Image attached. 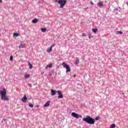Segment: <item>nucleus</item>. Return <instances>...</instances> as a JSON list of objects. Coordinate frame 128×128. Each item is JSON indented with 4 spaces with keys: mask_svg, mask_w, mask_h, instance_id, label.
Listing matches in <instances>:
<instances>
[{
    "mask_svg": "<svg viewBox=\"0 0 128 128\" xmlns=\"http://www.w3.org/2000/svg\"><path fill=\"white\" fill-rule=\"evenodd\" d=\"M82 36H86V34L85 33L82 34Z\"/></svg>",
    "mask_w": 128,
    "mask_h": 128,
    "instance_id": "nucleus-26",
    "label": "nucleus"
},
{
    "mask_svg": "<svg viewBox=\"0 0 128 128\" xmlns=\"http://www.w3.org/2000/svg\"><path fill=\"white\" fill-rule=\"evenodd\" d=\"M75 64H80V60H76V62H75Z\"/></svg>",
    "mask_w": 128,
    "mask_h": 128,
    "instance_id": "nucleus-20",
    "label": "nucleus"
},
{
    "mask_svg": "<svg viewBox=\"0 0 128 128\" xmlns=\"http://www.w3.org/2000/svg\"><path fill=\"white\" fill-rule=\"evenodd\" d=\"M110 128H116V124H112L110 126Z\"/></svg>",
    "mask_w": 128,
    "mask_h": 128,
    "instance_id": "nucleus-21",
    "label": "nucleus"
},
{
    "mask_svg": "<svg viewBox=\"0 0 128 128\" xmlns=\"http://www.w3.org/2000/svg\"><path fill=\"white\" fill-rule=\"evenodd\" d=\"M3 121L4 120V122H6V118H3Z\"/></svg>",
    "mask_w": 128,
    "mask_h": 128,
    "instance_id": "nucleus-28",
    "label": "nucleus"
},
{
    "mask_svg": "<svg viewBox=\"0 0 128 128\" xmlns=\"http://www.w3.org/2000/svg\"><path fill=\"white\" fill-rule=\"evenodd\" d=\"M56 46V44H54L52 45L50 48H48V50H47V52H52V48H54V46Z\"/></svg>",
    "mask_w": 128,
    "mask_h": 128,
    "instance_id": "nucleus-7",
    "label": "nucleus"
},
{
    "mask_svg": "<svg viewBox=\"0 0 128 128\" xmlns=\"http://www.w3.org/2000/svg\"><path fill=\"white\" fill-rule=\"evenodd\" d=\"M29 106L30 108H34V104H29Z\"/></svg>",
    "mask_w": 128,
    "mask_h": 128,
    "instance_id": "nucleus-24",
    "label": "nucleus"
},
{
    "mask_svg": "<svg viewBox=\"0 0 128 128\" xmlns=\"http://www.w3.org/2000/svg\"><path fill=\"white\" fill-rule=\"evenodd\" d=\"M29 66H30V70H32V64L29 63Z\"/></svg>",
    "mask_w": 128,
    "mask_h": 128,
    "instance_id": "nucleus-23",
    "label": "nucleus"
},
{
    "mask_svg": "<svg viewBox=\"0 0 128 128\" xmlns=\"http://www.w3.org/2000/svg\"><path fill=\"white\" fill-rule=\"evenodd\" d=\"M88 38H92L94 36H92V35L90 34H88Z\"/></svg>",
    "mask_w": 128,
    "mask_h": 128,
    "instance_id": "nucleus-18",
    "label": "nucleus"
},
{
    "mask_svg": "<svg viewBox=\"0 0 128 128\" xmlns=\"http://www.w3.org/2000/svg\"><path fill=\"white\" fill-rule=\"evenodd\" d=\"M36 106L37 108H38V106H40V105H38Z\"/></svg>",
    "mask_w": 128,
    "mask_h": 128,
    "instance_id": "nucleus-33",
    "label": "nucleus"
},
{
    "mask_svg": "<svg viewBox=\"0 0 128 128\" xmlns=\"http://www.w3.org/2000/svg\"><path fill=\"white\" fill-rule=\"evenodd\" d=\"M50 101H48L45 104H44V106L45 108H48V106H50Z\"/></svg>",
    "mask_w": 128,
    "mask_h": 128,
    "instance_id": "nucleus-11",
    "label": "nucleus"
},
{
    "mask_svg": "<svg viewBox=\"0 0 128 128\" xmlns=\"http://www.w3.org/2000/svg\"><path fill=\"white\" fill-rule=\"evenodd\" d=\"M32 22H33V24H36V22H38V18H34L32 20Z\"/></svg>",
    "mask_w": 128,
    "mask_h": 128,
    "instance_id": "nucleus-14",
    "label": "nucleus"
},
{
    "mask_svg": "<svg viewBox=\"0 0 128 128\" xmlns=\"http://www.w3.org/2000/svg\"><path fill=\"white\" fill-rule=\"evenodd\" d=\"M98 6H100V8H102V6H104V2H100L97 4Z\"/></svg>",
    "mask_w": 128,
    "mask_h": 128,
    "instance_id": "nucleus-9",
    "label": "nucleus"
},
{
    "mask_svg": "<svg viewBox=\"0 0 128 128\" xmlns=\"http://www.w3.org/2000/svg\"><path fill=\"white\" fill-rule=\"evenodd\" d=\"M30 86H32V84H29Z\"/></svg>",
    "mask_w": 128,
    "mask_h": 128,
    "instance_id": "nucleus-32",
    "label": "nucleus"
},
{
    "mask_svg": "<svg viewBox=\"0 0 128 128\" xmlns=\"http://www.w3.org/2000/svg\"><path fill=\"white\" fill-rule=\"evenodd\" d=\"M2 0H0V4H2Z\"/></svg>",
    "mask_w": 128,
    "mask_h": 128,
    "instance_id": "nucleus-29",
    "label": "nucleus"
},
{
    "mask_svg": "<svg viewBox=\"0 0 128 128\" xmlns=\"http://www.w3.org/2000/svg\"><path fill=\"white\" fill-rule=\"evenodd\" d=\"M100 118L97 116L95 118V120L92 118L90 116H86V118H82L84 122H86L87 124H94V120H98Z\"/></svg>",
    "mask_w": 128,
    "mask_h": 128,
    "instance_id": "nucleus-1",
    "label": "nucleus"
},
{
    "mask_svg": "<svg viewBox=\"0 0 128 128\" xmlns=\"http://www.w3.org/2000/svg\"><path fill=\"white\" fill-rule=\"evenodd\" d=\"M4 122V120L2 121V124Z\"/></svg>",
    "mask_w": 128,
    "mask_h": 128,
    "instance_id": "nucleus-34",
    "label": "nucleus"
},
{
    "mask_svg": "<svg viewBox=\"0 0 128 128\" xmlns=\"http://www.w3.org/2000/svg\"><path fill=\"white\" fill-rule=\"evenodd\" d=\"M41 30H42V32H46V28H42Z\"/></svg>",
    "mask_w": 128,
    "mask_h": 128,
    "instance_id": "nucleus-17",
    "label": "nucleus"
},
{
    "mask_svg": "<svg viewBox=\"0 0 128 128\" xmlns=\"http://www.w3.org/2000/svg\"><path fill=\"white\" fill-rule=\"evenodd\" d=\"M71 115L73 116V118H82V116L81 115H79L78 114L74 112H72Z\"/></svg>",
    "mask_w": 128,
    "mask_h": 128,
    "instance_id": "nucleus-5",
    "label": "nucleus"
},
{
    "mask_svg": "<svg viewBox=\"0 0 128 128\" xmlns=\"http://www.w3.org/2000/svg\"><path fill=\"white\" fill-rule=\"evenodd\" d=\"M62 66L64 68H66V72H70V67L69 65L66 64V62H64L62 64Z\"/></svg>",
    "mask_w": 128,
    "mask_h": 128,
    "instance_id": "nucleus-4",
    "label": "nucleus"
},
{
    "mask_svg": "<svg viewBox=\"0 0 128 128\" xmlns=\"http://www.w3.org/2000/svg\"><path fill=\"white\" fill-rule=\"evenodd\" d=\"M88 8H85V10H88Z\"/></svg>",
    "mask_w": 128,
    "mask_h": 128,
    "instance_id": "nucleus-35",
    "label": "nucleus"
},
{
    "mask_svg": "<svg viewBox=\"0 0 128 128\" xmlns=\"http://www.w3.org/2000/svg\"><path fill=\"white\" fill-rule=\"evenodd\" d=\"M24 46H26V45H25V44H20L19 46V48H24Z\"/></svg>",
    "mask_w": 128,
    "mask_h": 128,
    "instance_id": "nucleus-13",
    "label": "nucleus"
},
{
    "mask_svg": "<svg viewBox=\"0 0 128 128\" xmlns=\"http://www.w3.org/2000/svg\"><path fill=\"white\" fill-rule=\"evenodd\" d=\"M30 76L28 74H26L24 76V78L26 79L30 78Z\"/></svg>",
    "mask_w": 128,
    "mask_h": 128,
    "instance_id": "nucleus-16",
    "label": "nucleus"
},
{
    "mask_svg": "<svg viewBox=\"0 0 128 128\" xmlns=\"http://www.w3.org/2000/svg\"><path fill=\"white\" fill-rule=\"evenodd\" d=\"M28 100V98L26 96V95L24 96L22 98V101L23 102H26Z\"/></svg>",
    "mask_w": 128,
    "mask_h": 128,
    "instance_id": "nucleus-8",
    "label": "nucleus"
},
{
    "mask_svg": "<svg viewBox=\"0 0 128 128\" xmlns=\"http://www.w3.org/2000/svg\"><path fill=\"white\" fill-rule=\"evenodd\" d=\"M52 68V64H48V65H47V66H46V68Z\"/></svg>",
    "mask_w": 128,
    "mask_h": 128,
    "instance_id": "nucleus-12",
    "label": "nucleus"
},
{
    "mask_svg": "<svg viewBox=\"0 0 128 128\" xmlns=\"http://www.w3.org/2000/svg\"><path fill=\"white\" fill-rule=\"evenodd\" d=\"M73 76H74V78H76V74H74Z\"/></svg>",
    "mask_w": 128,
    "mask_h": 128,
    "instance_id": "nucleus-30",
    "label": "nucleus"
},
{
    "mask_svg": "<svg viewBox=\"0 0 128 128\" xmlns=\"http://www.w3.org/2000/svg\"><path fill=\"white\" fill-rule=\"evenodd\" d=\"M57 92L58 94V98H64V96H62V91L58 90Z\"/></svg>",
    "mask_w": 128,
    "mask_h": 128,
    "instance_id": "nucleus-6",
    "label": "nucleus"
},
{
    "mask_svg": "<svg viewBox=\"0 0 128 128\" xmlns=\"http://www.w3.org/2000/svg\"><path fill=\"white\" fill-rule=\"evenodd\" d=\"M56 92H58V91L54 90H51V96H54V94H56Z\"/></svg>",
    "mask_w": 128,
    "mask_h": 128,
    "instance_id": "nucleus-10",
    "label": "nucleus"
},
{
    "mask_svg": "<svg viewBox=\"0 0 128 128\" xmlns=\"http://www.w3.org/2000/svg\"><path fill=\"white\" fill-rule=\"evenodd\" d=\"M50 76H52V74H50Z\"/></svg>",
    "mask_w": 128,
    "mask_h": 128,
    "instance_id": "nucleus-31",
    "label": "nucleus"
},
{
    "mask_svg": "<svg viewBox=\"0 0 128 128\" xmlns=\"http://www.w3.org/2000/svg\"><path fill=\"white\" fill-rule=\"evenodd\" d=\"M92 30V32H94L96 33V32H98V29H96V28H93V29Z\"/></svg>",
    "mask_w": 128,
    "mask_h": 128,
    "instance_id": "nucleus-19",
    "label": "nucleus"
},
{
    "mask_svg": "<svg viewBox=\"0 0 128 128\" xmlns=\"http://www.w3.org/2000/svg\"><path fill=\"white\" fill-rule=\"evenodd\" d=\"M56 2L60 4V8H64V7L66 6V0H56Z\"/></svg>",
    "mask_w": 128,
    "mask_h": 128,
    "instance_id": "nucleus-3",
    "label": "nucleus"
},
{
    "mask_svg": "<svg viewBox=\"0 0 128 128\" xmlns=\"http://www.w3.org/2000/svg\"><path fill=\"white\" fill-rule=\"evenodd\" d=\"M13 36H16H16H19L20 34L17 33V32H15V33H14Z\"/></svg>",
    "mask_w": 128,
    "mask_h": 128,
    "instance_id": "nucleus-15",
    "label": "nucleus"
},
{
    "mask_svg": "<svg viewBox=\"0 0 128 128\" xmlns=\"http://www.w3.org/2000/svg\"><path fill=\"white\" fill-rule=\"evenodd\" d=\"M10 60H11V62H12V60H14V56H10Z\"/></svg>",
    "mask_w": 128,
    "mask_h": 128,
    "instance_id": "nucleus-22",
    "label": "nucleus"
},
{
    "mask_svg": "<svg viewBox=\"0 0 128 128\" xmlns=\"http://www.w3.org/2000/svg\"><path fill=\"white\" fill-rule=\"evenodd\" d=\"M0 94H1V100H10L8 96H6V89H4L3 90H0Z\"/></svg>",
    "mask_w": 128,
    "mask_h": 128,
    "instance_id": "nucleus-2",
    "label": "nucleus"
},
{
    "mask_svg": "<svg viewBox=\"0 0 128 128\" xmlns=\"http://www.w3.org/2000/svg\"><path fill=\"white\" fill-rule=\"evenodd\" d=\"M118 34H122V31H118Z\"/></svg>",
    "mask_w": 128,
    "mask_h": 128,
    "instance_id": "nucleus-25",
    "label": "nucleus"
},
{
    "mask_svg": "<svg viewBox=\"0 0 128 128\" xmlns=\"http://www.w3.org/2000/svg\"><path fill=\"white\" fill-rule=\"evenodd\" d=\"M90 4H92V6H94V2H92V1H90Z\"/></svg>",
    "mask_w": 128,
    "mask_h": 128,
    "instance_id": "nucleus-27",
    "label": "nucleus"
}]
</instances>
